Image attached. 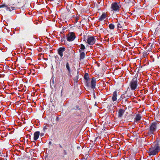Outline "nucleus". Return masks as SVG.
Returning <instances> with one entry per match:
<instances>
[{"label": "nucleus", "mask_w": 160, "mask_h": 160, "mask_svg": "<svg viewBox=\"0 0 160 160\" xmlns=\"http://www.w3.org/2000/svg\"><path fill=\"white\" fill-rule=\"evenodd\" d=\"M51 143H52V142H49V144H50H50H51Z\"/></svg>", "instance_id": "nucleus-27"}, {"label": "nucleus", "mask_w": 160, "mask_h": 160, "mask_svg": "<svg viewBox=\"0 0 160 160\" xmlns=\"http://www.w3.org/2000/svg\"><path fill=\"white\" fill-rule=\"evenodd\" d=\"M127 91H126L125 92V93L124 94L122 95V98H129L130 97L131 95H127Z\"/></svg>", "instance_id": "nucleus-18"}, {"label": "nucleus", "mask_w": 160, "mask_h": 160, "mask_svg": "<svg viewBox=\"0 0 160 160\" xmlns=\"http://www.w3.org/2000/svg\"><path fill=\"white\" fill-rule=\"evenodd\" d=\"M76 78L77 80L78 79V77H76Z\"/></svg>", "instance_id": "nucleus-29"}, {"label": "nucleus", "mask_w": 160, "mask_h": 160, "mask_svg": "<svg viewBox=\"0 0 160 160\" xmlns=\"http://www.w3.org/2000/svg\"><path fill=\"white\" fill-rule=\"evenodd\" d=\"M66 68H67V69L68 70V72L69 73H70L71 72V70L70 69V67H69V64L68 63V62H67V63L66 65Z\"/></svg>", "instance_id": "nucleus-19"}, {"label": "nucleus", "mask_w": 160, "mask_h": 160, "mask_svg": "<svg viewBox=\"0 0 160 160\" xmlns=\"http://www.w3.org/2000/svg\"><path fill=\"white\" fill-rule=\"evenodd\" d=\"M32 70H33V71H34V69H32Z\"/></svg>", "instance_id": "nucleus-30"}, {"label": "nucleus", "mask_w": 160, "mask_h": 160, "mask_svg": "<svg viewBox=\"0 0 160 160\" xmlns=\"http://www.w3.org/2000/svg\"><path fill=\"white\" fill-rule=\"evenodd\" d=\"M125 111L123 109H120L118 112V117L121 118L125 112Z\"/></svg>", "instance_id": "nucleus-11"}, {"label": "nucleus", "mask_w": 160, "mask_h": 160, "mask_svg": "<svg viewBox=\"0 0 160 160\" xmlns=\"http://www.w3.org/2000/svg\"><path fill=\"white\" fill-rule=\"evenodd\" d=\"M89 81L90 80H86V83L87 86L88 87L89 86Z\"/></svg>", "instance_id": "nucleus-22"}, {"label": "nucleus", "mask_w": 160, "mask_h": 160, "mask_svg": "<svg viewBox=\"0 0 160 160\" xmlns=\"http://www.w3.org/2000/svg\"><path fill=\"white\" fill-rule=\"evenodd\" d=\"M78 20V17H76L75 19V22H77Z\"/></svg>", "instance_id": "nucleus-25"}, {"label": "nucleus", "mask_w": 160, "mask_h": 160, "mask_svg": "<svg viewBox=\"0 0 160 160\" xmlns=\"http://www.w3.org/2000/svg\"><path fill=\"white\" fill-rule=\"evenodd\" d=\"M122 25L123 23L122 22H118L117 25V27L118 28H122Z\"/></svg>", "instance_id": "nucleus-16"}, {"label": "nucleus", "mask_w": 160, "mask_h": 160, "mask_svg": "<svg viewBox=\"0 0 160 160\" xmlns=\"http://www.w3.org/2000/svg\"><path fill=\"white\" fill-rule=\"evenodd\" d=\"M107 17L106 14L105 13H103L99 18L100 21H102L106 18Z\"/></svg>", "instance_id": "nucleus-14"}, {"label": "nucleus", "mask_w": 160, "mask_h": 160, "mask_svg": "<svg viewBox=\"0 0 160 160\" xmlns=\"http://www.w3.org/2000/svg\"><path fill=\"white\" fill-rule=\"evenodd\" d=\"M80 50H82L84 51V50L85 49V46L82 44H81L80 45Z\"/></svg>", "instance_id": "nucleus-20"}, {"label": "nucleus", "mask_w": 160, "mask_h": 160, "mask_svg": "<svg viewBox=\"0 0 160 160\" xmlns=\"http://www.w3.org/2000/svg\"><path fill=\"white\" fill-rule=\"evenodd\" d=\"M5 8L6 10L7 11H9L10 12L15 9V8L14 7H9L8 5H6L5 3H3L0 5V8Z\"/></svg>", "instance_id": "nucleus-7"}, {"label": "nucleus", "mask_w": 160, "mask_h": 160, "mask_svg": "<svg viewBox=\"0 0 160 160\" xmlns=\"http://www.w3.org/2000/svg\"><path fill=\"white\" fill-rule=\"evenodd\" d=\"M141 116L139 114H137L136 115V117L134 119V121L138 122L141 119Z\"/></svg>", "instance_id": "nucleus-15"}, {"label": "nucleus", "mask_w": 160, "mask_h": 160, "mask_svg": "<svg viewBox=\"0 0 160 160\" xmlns=\"http://www.w3.org/2000/svg\"><path fill=\"white\" fill-rule=\"evenodd\" d=\"M59 147L60 148H62V146L61 145H59Z\"/></svg>", "instance_id": "nucleus-28"}, {"label": "nucleus", "mask_w": 160, "mask_h": 160, "mask_svg": "<svg viewBox=\"0 0 160 160\" xmlns=\"http://www.w3.org/2000/svg\"><path fill=\"white\" fill-rule=\"evenodd\" d=\"M157 124V122H154L150 124L148 134H154V132L156 130Z\"/></svg>", "instance_id": "nucleus-2"}, {"label": "nucleus", "mask_w": 160, "mask_h": 160, "mask_svg": "<svg viewBox=\"0 0 160 160\" xmlns=\"http://www.w3.org/2000/svg\"><path fill=\"white\" fill-rule=\"evenodd\" d=\"M117 92L116 91H114L113 93L112 98V100L113 102H114L117 100Z\"/></svg>", "instance_id": "nucleus-10"}, {"label": "nucleus", "mask_w": 160, "mask_h": 160, "mask_svg": "<svg viewBox=\"0 0 160 160\" xmlns=\"http://www.w3.org/2000/svg\"><path fill=\"white\" fill-rule=\"evenodd\" d=\"M121 5L119 3L115 2L112 3L111 6V8L113 12H118L121 8Z\"/></svg>", "instance_id": "nucleus-3"}, {"label": "nucleus", "mask_w": 160, "mask_h": 160, "mask_svg": "<svg viewBox=\"0 0 160 160\" xmlns=\"http://www.w3.org/2000/svg\"><path fill=\"white\" fill-rule=\"evenodd\" d=\"M84 79L86 80H90V79L88 76V73H85L84 75Z\"/></svg>", "instance_id": "nucleus-17"}, {"label": "nucleus", "mask_w": 160, "mask_h": 160, "mask_svg": "<svg viewBox=\"0 0 160 160\" xmlns=\"http://www.w3.org/2000/svg\"><path fill=\"white\" fill-rule=\"evenodd\" d=\"M58 117H57V118H56V120L57 121H58Z\"/></svg>", "instance_id": "nucleus-26"}, {"label": "nucleus", "mask_w": 160, "mask_h": 160, "mask_svg": "<svg viewBox=\"0 0 160 160\" xmlns=\"http://www.w3.org/2000/svg\"><path fill=\"white\" fill-rule=\"evenodd\" d=\"M129 85L132 90H135L138 86L137 79L136 78H133L130 82Z\"/></svg>", "instance_id": "nucleus-4"}, {"label": "nucleus", "mask_w": 160, "mask_h": 160, "mask_svg": "<svg viewBox=\"0 0 160 160\" xmlns=\"http://www.w3.org/2000/svg\"><path fill=\"white\" fill-rule=\"evenodd\" d=\"M79 52L80 53V59H83L85 56V53L83 51L79 50Z\"/></svg>", "instance_id": "nucleus-13"}, {"label": "nucleus", "mask_w": 160, "mask_h": 160, "mask_svg": "<svg viewBox=\"0 0 160 160\" xmlns=\"http://www.w3.org/2000/svg\"><path fill=\"white\" fill-rule=\"evenodd\" d=\"M66 38L68 41L72 42L76 38V36L74 32H70L67 35Z\"/></svg>", "instance_id": "nucleus-5"}, {"label": "nucleus", "mask_w": 160, "mask_h": 160, "mask_svg": "<svg viewBox=\"0 0 160 160\" xmlns=\"http://www.w3.org/2000/svg\"><path fill=\"white\" fill-rule=\"evenodd\" d=\"M40 135V132L38 131L36 132L34 134V140L35 141L37 140L38 138Z\"/></svg>", "instance_id": "nucleus-12"}, {"label": "nucleus", "mask_w": 160, "mask_h": 160, "mask_svg": "<svg viewBox=\"0 0 160 160\" xmlns=\"http://www.w3.org/2000/svg\"><path fill=\"white\" fill-rule=\"evenodd\" d=\"M65 48H60L58 50V53L62 58L63 56V52L65 51Z\"/></svg>", "instance_id": "nucleus-9"}, {"label": "nucleus", "mask_w": 160, "mask_h": 160, "mask_svg": "<svg viewBox=\"0 0 160 160\" xmlns=\"http://www.w3.org/2000/svg\"><path fill=\"white\" fill-rule=\"evenodd\" d=\"M109 27L110 29H113L114 28V25L113 24H111L109 25Z\"/></svg>", "instance_id": "nucleus-21"}, {"label": "nucleus", "mask_w": 160, "mask_h": 160, "mask_svg": "<svg viewBox=\"0 0 160 160\" xmlns=\"http://www.w3.org/2000/svg\"><path fill=\"white\" fill-rule=\"evenodd\" d=\"M48 129V127L46 125V126H44L43 127V130H46Z\"/></svg>", "instance_id": "nucleus-24"}, {"label": "nucleus", "mask_w": 160, "mask_h": 160, "mask_svg": "<svg viewBox=\"0 0 160 160\" xmlns=\"http://www.w3.org/2000/svg\"><path fill=\"white\" fill-rule=\"evenodd\" d=\"M96 83V78L93 77L92 78L91 82V88L92 89H94L95 88Z\"/></svg>", "instance_id": "nucleus-8"}, {"label": "nucleus", "mask_w": 160, "mask_h": 160, "mask_svg": "<svg viewBox=\"0 0 160 160\" xmlns=\"http://www.w3.org/2000/svg\"><path fill=\"white\" fill-rule=\"evenodd\" d=\"M63 154L64 155H66L67 154V152L66 150H64L63 152Z\"/></svg>", "instance_id": "nucleus-23"}, {"label": "nucleus", "mask_w": 160, "mask_h": 160, "mask_svg": "<svg viewBox=\"0 0 160 160\" xmlns=\"http://www.w3.org/2000/svg\"><path fill=\"white\" fill-rule=\"evenodd\" d=\"M96 42L95 38L92 36H89L88 38L87 42V43L89 45H93Z\"/></svg>", "instance_id": "nucleus-6"}, {"label": "nucleus", "mask_w": 160, "mask_h": 160, "mask_svg": "<svg viewBox=\"0 0 160 160\" xmlns=\"http://www.w3.org/2000/svg\"><path fill=\"white\" fill-rule=\"evenodd\" d=\"M160 150L154 144L152 145L149 148L148 152L149 156H153L156 155Z\"/></svg>", "instance_id": "nucleus-1"}]
</instances>
